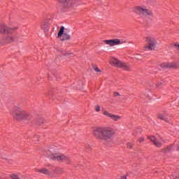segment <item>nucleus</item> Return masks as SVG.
Instances as JSON below:
<instances>
[{"label":"nucleus","mask_w":179,"mask_h":179,"mask_svg":"<svg viewBox=\"0 0 179 179\" xmlns=\"http://www.w3.org/2000/svg\"><path fill=\"white\" fill-rule=\"evenodd\" d=\"M92 135L99 142H108L115 135V130L110 127H96L93 129Z\"/></svg>","instance_id":"obj_1"},{"label":"nucleus","mask_w":179,"mask_h":179,"mask_svg":"<svg viewBox=\"0 0 179 179\" xmlns=\"http://www.w3.org/2000/svg\"><path fill=\"white\" fill-rule=\"evenodd\" d=\"M11 115L16 121H26L29 122L33 120V117H31L30 113L23 110L20 107L15 108L14 110L11 111Z\"/></svg>","instance_id":"obj_2"},{"label":"nucleus","mask_w":179,"mask_h":179,"mask_svg":"<svg viewBox=\"0 0 179 179\" xmlns=\"http://www.w3.org/2000/svg\"><path fill=\"white\" fill-rule=\"evenodd\" d=\"M49 152H50L49 157L50 159H52V160H57V162H64V163H67V164L72 163V160L69 157L64 154L54 153V152H57V148L55 145L50 146Z\"/></svg>","instance_id":"obj_3"},{"label":"nucleus","mask_w":179,"mask_h":179,"mask_svg":"<svg viewBox=\"0 0 179 179\" xmlns=\"http://www.w3.org/2000/svg\"><path fill=\"white\" fill-rule=\"evenodd\" d=\"M35 171L36 173H38L39 174H43L44 176H47L50 178H54L55 177H58V176L61 174V171H62V169L56 167L52 170H50L44 167L41 169H35Z\"/></svg>","instance_id":"obj_4"},{"label":"nucleus","mask_w":179,"mask_h":179,"mask_svg":"<svg viewBox=\"0 0 179 179\" xmlns=\"http://www.w3.org/2000/svg\"><path fill=\"white\" fill-rule=\"evenodd\" d=\"M109 64L111 65V66H114V68H122V69H124L125 71H129V65L120 59L118 58L112 56L109 58Z\"/></svg>","instance_id":"obj_5"},{"label":"nucleus","mask_w":179,"mask_h":179,"mask_svg":"<svg viewBox=\"0 0 179 179\" xmlns=\"http://www.w3.org/2000/svg\"><path fill=\"white\" fill-rule=\"evenodd\" d=\"M132 12L136 15H141L142 16H151L153 17V11L147 8L145 6H135L132 8Z\"/></svg>","instance_id":"obj_6"},{"label":"nucleus","mask_w":179,"mask_h":179,"mask_svg":"<svg viewBox=\"0 0 179 179\" xmlns=\"http://www.w3.org/2000/svg\"><path fill=\"white\" fill-rule=\"evenodd\" d=\"M146 45L144 46V50L145 51H154L156 50V46L157 45V40L153 36L145 37Z\"/></svg>","instance_id":"obj_7"},{"label":"nucleus","mask_w":179,"mask_h":179,"mask_svg":"<svg viewBox=\"0 0 179 179\" xmlns=\"http://www.w3.org/2000/svg\"><path fill=\"white\" fill-rule=\"evenodd\" d=\"M63 10H72L75 8V0H59Z\"/></svg>","instance_id":"obj_8"},{"label":"nucleus","mask_w":179,"mask_h":179,"mask_svg":"<svg viewBox=\"0 0 179 179\" xmlns=\"http://www.w3.org/2000/svg\"><path fill=\"white\" fill-rule=\"evenodd\" d=\"M19 27H10L8 26H6L5 24H1L0 25V33L1 34H12V33L16 31Z\"/></svg>","instance_id":"obj_9"},{"label":"nucleus","mask_w":179,"mask_h":179,"mask_svg":"<svg viewBox=\"0 0 179 179\" xmlns=\"http://www.w3.org/2000/svg\"><path fill=\"white\" fill-rule=\"evenodd\" d=\"M65 27H61L60 29L57 34V38H59L61 41H66L71 40V35L64 33Z\"/></svg>","instance_id":"obj_10"},{"label":"nucleus","mask_w":179,"mask_h":179,"mask_svg":"<svg viewBox=\"0 0 179 179\" xmlns=\"http://www.w3.org/2000/svg\"><path fill=\"white\" fill-rule=\"evenodd\" d=\"M103 43L109 47H114L115 45H121V44H124L125 41H122L118 38L115 39H109V40H104Z\"/></svg>","instance_id":"obj_11"},{"label":"nucleus","mask_w":179,"mask_h":179,"mask_svg":"<svg viewBox=\"0 0 179 179\" xmlns=\"http://www.w3.org/2000/svg\"><path fill=\"white\" fill-rule=\"evenodd\" d=\"M157 118L158 120H162V121L165 122H171V118H173V117L169 113H158Z\"/></svg>","instance_id":"obj_12"},{"label":"nucleus","mask_w":179,"mask_h":179,"mask_svg":"<svg viewBox=\"0 0 179 179\" xmlns=\"http://www.w3.org/2000/svg\"><path fill=\"white\" fill-rule=\"evenodd\" d=\"M150 139L151 142H152V143L157 146V148H162V146H163V143H164V140H163L162 138H157L154 136H152L150 137Z\"/></svg>","instance_id":"obj_13"},{"label":"nucleus","mask_w":179,"mask_h":179,"mask_svg":"<svg viewBox=\"0 0 179 179\" xmlns=\"http://www.w3.org/2000/svg\"><path fill=\"white\" fill-rule=\"evenodd\" d=\"M103 115H105V117H107L108 118H111V120L115 122L118 121L119 120H121V116L110 113V112L107 110L103 111Z\"/></svg>","instance_id":"obj_14"},{"label":"nucleus","mask_w":179,"mask_h":179,"mask_svg":"<svg viewBox=\"0 0 179 179\" xmlns=\"http://www.w3.org/2000/svg\"><path fill=\"white\" fill-rule=\"evenodd\" d=\"M162 68H173L174 69H178L179 64L177 62H165L162 64Z\"/></svg>","instance_id":"obj_15"},{"label":"nucleus","mask_w":179,"mask_h":179,"mask_svg":"<svg viewBox=\"0 0 179 179\" xmlns=\"http://www.w3.org/2000/svg\"><path fill=\"white\" fill-rule=\"evenodd\" d=\"M13 41H15V38H13V36H8L5 38L4 43H13Z\"/></svg>","instance_id":"obj_16"},{"label":"nucleus","mask_w":179,"mask_h":179,"mask_svg":"<svg viewBox=\"0 0 179 179\" xmlns=\"http://www.w3.org/2000/svg\"><path fill=\"white\" fill-rule=\"evenodd\" d=\"M10 178L11 179H20L19 178V175L16 174V173H12L10 175Z\"/></svg>","instance_id":"obj_17"},{"label":"nucleus","mask_w":179,"mask_h":179,"mask_svg":"<svg viewBox=\"0 0 179 179\" xmlns=\"http://www.w3.org/2000/svg\"><path fill=\"white\" fill-rule=\"evenodd\" d=\"M94 110L96 113H100L101 111V107L100 106H94Z\"/></svg>","instance_id":"obj_18"},{"label":"nucleus","mask_w":179,"mask_h":179,"mask_svg":"<svg viewBox=\"0 0 179 179\" xmlns=\"http://www.w3.org/2000/svg\"><path fill=\"white\" fill-rule=\"evenodd\" d=\"M41 29H43V30H48L49 27L47 24H42Z\"/></svg>","instance_id":"obj_19"},{"label":"nucleus","mask_w":179,"mask_h":179,"mask_svg":"<svg viewBox=\"0 0 179 179\" xmlns=\"http://www.w3.org/2000/svg\"><path fill=\"white\" fill-rule=\"evenodd\" d=\"M94 70L95 71V72H98L99 73H101V70H100V69H99V67L97 66H94Z\"/></svg>","instance_id":"obj_20"},{"label":"nucleus","mask_w":179,"mask_h":179,"mask_svg":"<svg viewBox=\"0 0 179 179\" xmlns=\"http://www.w3.org/2000/svg\"><path fill=\"white\" fill-rule=\"evenodd\" d=\"M173 47H174V48H176V50H177V51L179 52V44L178 43L173 44Z\"/></svg>","instance_id":"obj_21"},{"label":"nucleus","mask_w":179,"mask_h":179,"mask_svg":"<svg viewBox=\"0 0 179 179\" xmlns=\"http://www.w3.org/2000/svg\"><path fill=\"white\" fill-rule=\"evenodd\" d=\"M145 141V138L144 137H140L139 138H138V142L140 143H142V142H144Z\"/></svg>","instance_id":"obj_22"},{"label":"nucleus","mask_w":179,"mask_h":179,"mask_svg":"<svg viewBox=\"0 0 179 179\" xmlns=\"http://www.w3.org/2000/svg\"><path fill=\"white\" fill-rule=\"evenodd\" d=\"M134 146V145H132V143H127V148H129V149H132V147Z\"/></svg>","instance_id":"obj_23"},{"label":"nucleus","mask_w":179,"mask_h":179,"mask_svg":"<svg viewBox=\"0 0 179 179\" xmlns=\"http://www.w3.org/2000/svg\"><path fill=\"white\" fill-rule=\"evenodd\" d=\"M171 149H173V145H169L167 147L168 150H171Z\"/></svg>","instance_id":"obj_24"},{"label":"nucleus","mask_w":179,"mask_h":179,"mask_svg":"<svg viewBox=\"0 0 179 179\" xmlns=\"http://www.w3.org/2000/svg\"><path fill=\"white\" fill-rule=\"evenodd\" d=\"M120 179H128V178H127V176H122L120 177Z\"/></svg>","instance_id":"obj_25"},{"label":"nucleus","mask_w":179,"mask_h":179,"mask_svg":"<svg viewBox=\"0 0 179 179\" xmlns=\"http://www.w3.org/2000/svg\"><path fill=\"white\" fill-rule=\"evenodd\" d=\"M114 96H120V94L118 92H114Z\"/></svg>","instance_id":"obj_26"},{"label":"nucleus","mask_w":179,"mask_h":179,"mask_svg":"<svg viewBox=\"0 0 179 179\" xmlns=\"http://www.w3.org/2000/svg\"><path fill=\"white\" fill-rule=\"evenodd\" d=\"M0 179H1V178H0Z\"/></svg>","instance_id":"obj_27"}]
</instances>
